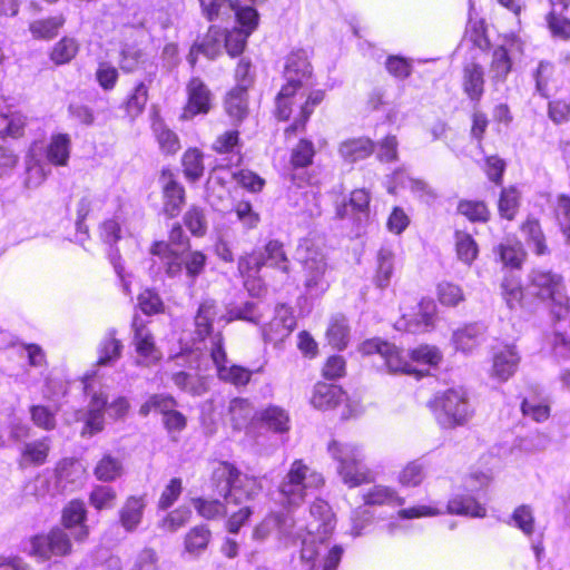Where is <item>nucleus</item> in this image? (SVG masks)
I'll use <instances>...</instances> for the list:
<instances>
[{
    "instance_id": "obj_10",
    "label": "nucleus",
    "mask_w": 570,
    "mask_h": 570,
    "mask_svg": "<svg viewBox=\"0 0 570 570\" xmlns=\"http://www.w3.org/2000/svg\"><path fill=\"white\" fill-rule=\"evenodd\" d=\"M29 543V554L43 561L66 558L73 551L70 533L59 525H53L48 532L31 535Z\"/></svg>"
},
{
    "instance_id": "obj_23",
    "label": "nucleus",
    "mask_w": 570,
    "mask_h": 570,
    "mask_svg": "<svg viewBox=\"0 0 570 570\" xmlns=\"http://www.w3.org/2000/svg\"><path fill=\"white\" fill-rule=\"evenodd\" d=\"M519 230L522 234L527 245L532 248L537 256H548L551 248L548 237L543 230L541 220L534 214H528L519 224Z\"/></svg>"
},
{
    "instance_id": "obj_44",
    "label": "nucleus",
    "mask_w": 570,
    "mask_h": 570,
    "mask_svg": "<svg viewBox=\"0 0 570 570\" xmlns=\"http://www.w3.org/2000/svg\"><path fill=\"white\" fill-rule=\"evenodd\" d=\"M316 154L314 141L311 138L301 137L289 150V167L293 170L306 169L314 165Z\"/></svg>"
},
{
    "instance_id": "obj_33",
    "label": "nucleus",
    "mask_w": 570,
    "mask_h": 570,
    "mask_svg": "<svg viewBox=\"0 0 570 570\" xmlns=\"http://www.w3.org/2000/svg\"><path fill=\"white\" fill-rule=\"evenodd\" d=\"M361 499L367 507H402L405 499L399 492L389 485L374 484L362 492Z\"/></svg>"
},
{
    "instance_id": "obj_22",
    "label": "nucleus",
    "mask_w": 570,
    "mask_h": 570,
    "mask_svg": "<svg viewBox=\"0 0 570 570\" xmlns=\"http://www.w3.org/2000/svg\"><path fill=\"white\" fill-rule=\"evenodd\" d=\"M312 78L313 67L307 52L303 49L289 52L284 66V83L298 82V88L304 89Z\"/></svg>"
},
{
    "instance_id": "obj_15",
    "label": "nucleus",
    "mask_w": 570,
    "mask_h": 570,
    "mask_svg": "<svg viewBox=\"0 0 570 570\" xmlns=\"http://www.w3.org/2000/svg\"><path fill=\"white\" fill-rule=\"evenodd\" d=\"M87 520L88 510L85 501L80 498H75L62 507L59 527L67 532L71 531L76 542L83 543L90 535V527Z\"/></svg>"
},
{
    "instance_id": "obj_2",
    "label": "nucleus",
    "mask_w": 570,
    "mask_h": 570,
    "mask_svg": "<svg viewBox=\"0 0 570 570\" xmlns=\"http://www.w3.org/2000/svg\"><path fill=\"white\" fill-rule=\"evenodd\" d=\"M209 482L215 492L234 505H239L242 500L252 501L263 491L261 476L244 473L235 462L227 460L217 461Z\"/></svg>"
},
{
    "instance_id": "obj_60",
    "label": "nucleus",
    "mask_w": 570,
    "mask_h": 570,
    "mask_svg": "<svg viewBox=\"0 0 570 570\" xmlns=\"http://www.w3.org/2000/svg\"><path fill=\"white\" fill-rule=\"evenodd\" d=\"M350 327L344 316L331 318L325 336L331 346L340 351L348 344Z\"/></svg>"
},
{
    "instance_id": "obj_39",
    "label": "nucleus",
    "mask_w": 570,
    "mask_h": 570,
    "mask_svg": "<svg viewBox=\"0 0 570 570\" xmlns=\"http://www.w3.org/2000/svg\"><path fill=\"white\" fill-rule=\"evenodd\" d=\"M502 297L510 309L532 311V298L528 297L521 282L504 277L501 283Z\"/></svg>"
},
{
    "instance_id": "obj_7",
    "label": "nucleus",
    "mask_w": 570,
    "mask_h": 570,
    "mask_svg": "<svg viewBox=\"0 0 570 570\" xmlns=\"http://www.w3.org/2000/svg\"><path fill=\"white\" fill-rule=\"evenodd\" d=\"M327 450L332 459L337 462V473L345 485L352 489L373 482L374 475L362 464L363 458L356 444L332 440Z\"/></svg>"
},
{
    "instance_id": "obj_6",
    "label": "nucleus",
    "mask_w": 570,
    "mask_h": 570,
    "mask_svg": "<svg viewBox=\"0 0 570 570\" xmlns=\"http://www.w3.org/2000/svg\"><path fill=\"white\" fill-rule=\"evenodd\" d=\"M443 513L462 515L473 519H483L488 514L487 507L471 493H458L452 495L442 509L439 502L419 504L397 511V517L403 520L438 517Z\"/></svg>"
},
{
    "instance_id": "obj_49",
    "label": "nucleus",
    "mask_w": 570,
    "mask_h": 570,
    "mask_svg": "<svg viewBox=\"0 0 570 570\" xmlns=\"http://www.w3.org/2000/svg\"><path fill=\"white\" fill-rule=\"evenodd\" d=\"M79 41L70 36L61 37L49 50V60L57 67L70 63L79 53Z\"/></svg>"
},
{
    "instance_id": "obj_40",
    "label": "nucleus",
    "mask_w": 570,
    "mask_h": 570,
    "mask_svg": "<svg viewBox=\"0 0 570 570\" xmlns=\"http://www.w3.org/2000/svg\"><path fill=\"white\" fill-rule=\"evenodd\" d=\"M546 22L554 38L570 40V4L551 3Z\"/></svg>"
},
{
    "instance_id": "obj_31",
    "label": "nucleus",
    "mask_w": 570,
    "mask_h": 570,
    "mask_svg": "<svg viewBox=\"0 0 570 570\" xmlns=\"http://www.w3.org/2000/svg\"><path fill=\"white\" fill-rule=\"evenodd\" d=\"M161 245H167L170 252H181L191 247L190 238L185 234L183 225L176 222L168 230V240H154L149 247V254L159 258L160 262L167 259V255L161 249Z\"/></svg>"
},
{
    "instance_id": "obj_63",
    "label": "nucleus",
    "mask_w": 570,
    "mask_h": 570,
    "mask_svg": "<svg viewBox=\"0 0 570 570\" xmlns=\"http://www.w3.org/2000/svg\"><path fill=\"white\" fill-rule=\"evenodd\" d=\"M57 409L43 404H33L29 407L30 420L42 431L50 432L57 428Z\"/></svg>"
},
{
    "instance_id": "obj_62",
    "label": "nucleus",
    "mask_w": 570,
    "mask_h": 570,
    "mask_svg": "<svg viewBox=\"0 0 570 570\" xmlns=\"http://www.w3.org/2000/svg\"><path fill=\"white\" fill-rule=\"evenodd\" d=\"M177 406L176 399L166 393H157L150 395L139 407L141 416H148L151 412L163 415V417L174 407Z\"/></svg>"
},
{
    "instance_id": "obj_28",
    "label": "nucleus",
    "mask_w": 570,
    "mask_h": 570,
    "mask_svg": "<svg viewBox=\"0 0 570 570\" xmlns=\"http://www.w3.org/2000/svg\"><path fill=\"white\" fill-rule=\"evenodd\" d=\"M307 255L302 259L304 286L314 289L322 285L327 269L324 254L315 247H306Z\"/></svg>"
},
{
    "instance_id": "obj_38",
    "label": "nucleus",
    "mask_w": 570,
    "mask_h": 570,
    "mask_svg": "<svg viewBox=\"0 0 570 570\" xmlns=\"http://www.w3.org/2000/svg\"><path fill=\"white\" fill-rule=\"evenodd\" d=\"M71 144L69 134H53L45 150L47 161L56 167L67 166L70 158Z\"/></svg>"
},
{
    "instance_id": "obj_64",
    "label": "nucleus",
    "mask_w": 570,
    "mask_h": 570,
    "mask_svg": "<svg viewBox=\"0 0 570 570\" xmlns=\"http://www.w3.org/2000/svg\"><path fill=\"white\" fill-rule=\"evenodd\" d=\"M556 224L562 234L564 242L570 244V196L559 194L553 210Z\"/></svg>"
},
{
    "instance_id": "obj_14",
    "label": "nucleus",
    "mask_w": 570,
    "mask_h": 570,
    "mask_svg": "<svg viewBox=\"0 0 570 570\" xmlns=\"http://www.w3.org/2000/svg\"><path fill=\"white\" fill-rule=\"evenodd\" d=\"M296 324L293 308L285 303L277 304L271 321L261 327L264 342L274 346L282 344L291 336Z\"/></svg>"
},
{
    "instance_id": "obj_42",
    "label": "nucleus",
    "mask_w": 570,
    "mask_h": 570,
    "mask_svg": "<svg viewBox=\"0 0 570 570\" xmlns=\"http://www.w3.org/2000/svg\"><path fill=\"white\" fill-rule=\"evenodd\" d=\"M63 13H57L40 19H36L29 23V31L33 39L50 41L55 39L66 24Z\"/></svg>"
},
{
    "instance_id": "obj_26",
    "label": "nucleus",
    "mask_w": 570,
    "mask_h": 570,
    "mask_svg": "<svg viewBox=\"0 0 570 570\" xmlns=\"http://www.w3.org/2000/svg\"><path fill=\"white\" fill-rule=\"evenodd\" d=\"M461 86L466 98L479 105L485 91L484 69L480 62L472 60L463 65Z\"/></svg>"
},
{
    "instance_id": "obj_16",
    "label": "nucleus",
    "mask_w": 570,
    "mask_h": 570,
    "mask_svg": "<svg viewBox=\"0 0 570 570\" xmlns=\"http://www.w3.org/2000/svg\"><path fill=\"white\" fill-rule=\"evenodd\" d=\"M311 404L321 411H330L344 404L347 410L342 413V419L346 420L354 415V410L350 405V399L346 391L341 386L323 381L315 383L311 395Z\"/></svg>"
},
{
    "instance_id": "obj_55",
    "label": "nucleus",
    "mask_w": 570,
    "mask_h": 570,
    "mask_svg": "<svg viewBox=\"0 0 570 570\" xmlns=\"http://www.w3.org/2000/svg\"><path fill=\"white\" fill-rule=\"evenodd\" d=\"M394 253L387 247H381L376 256V269L373 275L374 284L380 288L389 286L394 272Z\"/></svg>"
},
{
    "instance_id": "obj_5",
    "label": "nucleus",
    "mask_w": 570,
    "mask_h": 570,
    "mask_svg": "<svg viewBox=\"0 0 570 570\" xmlns=\"http://www.w3.org/2000/svg\"><path fill=\"white\" fill-rule=\"evenodd\" d=\"M325 485V478L303 459H295L278 485V492L288 508L301 505L309 491Z\"/></svg>"
},
{
    "instance_id": "obj_25",
    "label": "nucleus",
    "mask_w": 570,
    "mask_h": 570,
    "mask_svg": "<svg viewBox=\"0 0 570 570\" xmlns=\"http://www.w3.org/2000/svg\"><path fill=\"white\" fill-rule=\"evenodd\" d=\"M107 406L108 395L106 393L96 392L91 395L80 432L82 438H91L105 430Z\"/></svg>"
},
{
    "instance_id": "obj_41",
    "label": "nucleus",
    "mask_w": 570,
    "mask_h": 570,
    "mask_svg": "<svg viewBox=\"0 0 570 570\" xmlns=\"http://www.w3.org/2000/svg\"><path fill=\"white\" fill-rule=\"evenodd\" d=\"M258 255H261L264 266L277 269L284 274L291 272L289 258L283 242L279 239L267 240L263 250L258 252Z\"/></svg>"
},
{
    "instance_id": "obj_43",
    "label": "nucleus",
    "mask_w": 570,
    "mask_h": 570,
    "mask_svg": "<svg viewBox=\"0 0 570 570\" xmlns=\"http://www.w3.org/2000/svg\"><path fill=\"white\" fill-rule=\"evenodd\" d=\"M205 155L199 147H187L180 157L181 171L185 179L197 183L205 174Z\"/></svg>"
},
{
    "instance_id": "obj_58",
    "label": "nucleus",
    "mask_w": 570,
    "mask_h": 570,
    "mask_svg": "<svg viewBox=\"0 0 570 570\" xmlns=\"http://www.w3.org/2000/svg\"><path fill=\"white\" fill-rule=\"evenodd\" d=\"M407 356L412 365H426L438 367L443 360L442 352L435 345L420 344L407 351Z\"/></svg>"
},
{
    "instance_id": "obj_3",
    "label": "nucleus",
    "mask_w": 570,
    "mask_h": 570,
    "mask_svg": "<svg viewBox=\"0 0 570 570\" xmlns=\"http://www.w3.org/2000/svg\"><path fill=\"white\" fill-rule=\"evenodd\" d=\"M528 293L532 299L549 305L556 322H570V298L563 276L552 269H532L528 277Z\"/></svg>"
},
{
    "instance_id": "obj_50",
    "label": "nucleus",
    "mask_w": 570,
    "mask_h": 570,
    "mask_svg": "<svg viewBox=\"0 0 570 570\" xmlns=\"http://www.w3.org/2000/svg\"><path fill=\"white\" fill-rule=\"evenodd\" d=\"M453 238L456 258L466 266H471L479 256L478 242L470 233L461 229L454 232Z\"/></svg>"
},
{
    "instance_id": "obj_4",
    "label": "nucleus",
    "mask_w": 570,
    "mask_h": 570,
    "mask_svg": "<svg viewBox=\"0 0 570 570\" xmlns=\"http://www.w3.org/2000/svg\"><path fill=\"white\" fill-rule=\"evenodd\" d=\"M438 424L453 430L468 424L473 415L468 392L463 387H450L436 392L428 402Z\"/></svg>"
},
{
    "instance_id": "obj_20",
    "label": "nucleus",
    "mask_w": 570,
    "mask_h": 570,
    "mask_svg": "<svg viewBox=\"0 0 570 570\" xmlns=\"http://www.w3.org/2000/svg\"><path fill=\"white\" fill-rule=\"evenodd\" d=\"M154 76L150 73L147 80L136 81L121 100L120 109L129 121H135L145 112Z\"/></svg>"
},
{
    "instance_id": "obj_36",
    "label": "nucleus",
    "mask_w": 570,
    "mask_h": 570,
    "mask_svg": "<svg viewBox=\"0 0 570 570\" xmlns=\"http://www.w3.org/2000/svg\"><path fill=\"white\" fill-rule=\"evenodd\" d=\"M213 541V532L208 524L199 523L191 527L184 535V551L190 556L203 554Z\"/></svg>"
},
{
    "instance_id": "obj_61",
    "label": "nucleus",
    "mask_w": 570,
    "mask_h": 570,
    "mask_svg": "<svg viewBox=\"0 0 570 570\" xmlns=\"http://www.w3.org/2000/svg\"><path fill=\"white\" fill-rule=\"evenodd\" d=\"M118 499L117 491L110 485H95L89 493V504L96 511L111 510L115 508Z\"/></svg>"
},
{
    "instance_id": "obj_13",
    "label": "nucleus",
    "mask_w": 570,
    "mask_h": 570,
    "mask_svg": "<svg viewBox=\"0 0 570 570\" xmlns=\"http://www.w3.org/2000/svg\"><path fill=\"white\" fill-rule=\"evenodd\" d=\"M159 185L163 199V214L169 218H177L187 203V191L179 181L176 173L165 166L159 171Z\"/></svg>"
},
{
    "instance_id": "obj_32",
    "label": "nucleus",
    "mask_w": 570,
    "mask_h": 570,
    "mask_svg": "<svg viewBox=\"0 0 570 570\" xmlns=\"http://www.w3.org/2000/svg\"><path fill=\"white\" fill-rule=\"evenodd\" d=\"M253 403L247 397H234L229 401L227 416L233 430L242 431L256 423Z\"/></svg>"
},
{
    "instance_id": "obj_9",
    "label": "nucleus",
    "mask_w": 570,
    "mask_h": 570,
    "mask_svg": "<svg viewBox=\"0 0 570 570\" xmlns=\"http://www.w3.org/2000/svg\"><path fill=\"white\" fill-rule=\"evenodd\" d=\"M161 249L167 255V259L160 262L167 277H179L183 272L188 281L195 283L204 274L208 256L200 249H184L181 252H170L167 245H161Z\"/></svg>"
},
{
    "instance_id": "obj_29",
    "label": "nucleus",
    "mask_w": 570,
    "mask_h": 570,
    "mask_svg": "<svg viewBox=\"0 0 570 570\" xmlns=\"http://www.w3.org/2000/svg\"><path fill=\"white\" fill-rule=\"evenodd\" d=\"M146 507V494L128 495L118 511L121 528L127 532L136 531L142 522Z\"/></svg>"
},
{
    "instance_id": "obj_48",
    "label": "nucleus",
    "mask_w": 570,
    "mask_h": 570,
    "mask_svg": "<svg viewBox=\"0 0 570 570\" xmlns=\"http://www.w3.org/2000/svg\"><path fill=\"white\" fill-rule=\"evenodd\" d=\"M124 345L119 338H117L116 330H110L100 341L97 353L98 357L96 361L97 366H108L114 364L121 357Z\"/></svg>"
},
{
    "instance_id": "obj_37",
    "label": "nucleus",
    "mask_w": 570,
    "mask_h": 570,
    "mask_svg": "<svg viewBox=\"0 0 570 570\" xmlns=\"http://www.w3.org/2000/svg\"><path fill=\"white\" fill-rule=\"evenodd\" d=\"M535 88L538 92L550 98L556 95L562 86V79L554 65L550 62H540L535 71Z\"/></svg>"
},
{
    "instance_id": "obj_47",
    "label": "nucleus",
    "mask_w": 570,
    "mask_h": 570,
    "mask_svg": "<svg viewBox=\"0 0 570 570\" xmlns=\"http://www.w3.org/2000/svg\"><path fill=\"white\" fill-rule=\"evenodd\" d=\"M521 207V191L515 185L502 187L498 199L499 216L508 222H513Z\"/></svg>"
},
{
    "instance_id": "obj_56",
    "label": "nucleus",
    "mask_w": 570,
    "mask_h": 570,
    "mask_svg": "<svg viewBox=\"0 0 570 570\" xmlns=\"http://www.w3.org/2000/svg\"><path fill=\"white\" fill-rule=\"evenodd\" d=\"M183 224L191 236L196 238L204 237L208 230L205 208L197 204H191L183 215Z\"/></svg>"
},
{
    "instance_id": "obj_53",
    "label": "nucleus",
    "mask_w": 570,
    "mask_h": 570,
    "mask_svg": "<svg viewBox=\"0 0 570 570\" xmlns=\"http://www.w3.org/2000/svg\"><path fill=\"white\" fill-rule=\"evenodd\" d=\"M124 473L125 469L121 460L111 453L102 454L94 468L95 478L105 483L118 480Z\"/></svg>"
},
{
    "instance_id": "obj_18",
    "label": "nucleus",
    "mask_w": 570,
    "mask_h": 570,
    "mask_svg": "<svg viewBox=\"0 0 570 570\" xmlns=\"http://www.w3.org/2000/svg\"><path fill=\"white\" fill-rule=\"evenodd\" d=\"M519 363L520 355L514 345L493 346L490 375L499 382H507L515 374Z\"/></svg>"
},
{
    "instance_id": "obj_51",
    "label": "nucleus",
    "mask_w": 570,
    "mask_h": 570,
    "mask_svg": "<svg viewBox=\"0 0 570 570\" xmlns=\"http://www.w3.org/2000/svg\"><path fill=\"white\" fill-rule=\"evenodd\" d=\"M242 148L243 141L238 129H228L218 134L210 146V149L217 155H237L239 161L243 159Z\"/></svg>"
},
{
    "instance_id": "obj_8",
    "label": "nucleus",
    "mask_w": 570,
    "mask_h": 570,
    "mask_svg": "<svg viewBox=\"0 0 570 570\" xmlns=\"http://www.w3.org/2000/svg\"><path fill=\"white\" fill-rule=\"evenodd\" d=\"M364 356L379 354L383 361L386 372L392 375L403 374L421 380L429 374L428 371L419 370L409 360L407 352L393 342L381 337L367 338L358 347Z\"/></svg>"
},
{
    "instance_id": "obj_11",
    "label": "nucleus",
    "mask_w": 570,
    "mask_h": 570,
    "mask_svg": "<svg viewBox=\"0 0 570 570\" xmlns=\"http://www.w3.org/2000/svg\"><path fill=\"white\" fill-rule=\"evenodd\" d=\"M186 100L179 120L189 121L197 116H206L214 108V94L199 76L190 77L186 82Z\"/></svg>"
},
{
    "instance_id": "obj_19",
    "label": "nucleus",
    "mask_w": 570,
    "mask_h": 570,
    "mask_svg": "<svg viewBox=\"0 0 570 570\" xmlns=\"http://www.w3.org/2000/svg\"><path fill=\"white\" fill-rule=\"evenodd\" d=\"M263 267V261L256 250H250L238 257V274L243 279L244 286L253 296L259 295L264 289V284L261 276V271Z\"/></svg>"
},
{
    "instance_id": "obj_30",
    "label": "nucleus",
    "mask_w": 570,
    "mask_h": 570,
    "mask_svg": "<svg viewBox=\"0 0 570 570\" xmlns=\"http://www.w3.org/2000/svg\"><path fill=\"white\" fill-rule=\"evenodd\" d=\"M51 452V439L42 436L27 442L20 450L18 464L21 468H38L49 461Z\"/></svg>"
},
{
    "instance_id": "obj_21",
    "label": "nucleus",
    "mask_w": 570,
    "mask_h": 570,
    "mask_svg": "<svg viewBox=\"0 0 570 570\" xmlns=\"http://www.w3.org/2000/svg\"><path fill=\"white\" fill-rule=\"evenodd\" d=\"M150 129L161 155L174 157L180 151L181 141L178 134L166 124L159 111L151 115Z\"/></svg>"
},
{
    "instance_id": "obj_27",
    "label": "nucleus",
    "mask_w": 570,
    "mask_h": 570,
    "mask_svg": "<svg viewBox=\"0 0 570 570\" xmlns=\"http://www.w3.org/2000/svg\"><path fill=\"white\" fill-rule=\"evenodd\" d=\"M376 149V142L367 136L350 137L337 146L338 156L347 164L370 158Z\"/></svg>"
},
{
    "instance_id": "obj_57",
    "label": "nucleus",
    "mask_w": 570,
    "mask_h": 570,
    "mask_svg": "<svg viewBox=\"0 0 570 570\" xmlns=\"http://www.w3.org/2000/svg\"><path fill=\"white\" fill-rule=\"evenodd\" d=\"M456 210L470 223L485 224L491 218V210L484 200L461 199L458 203Z\"/></svg>"
},
{
    "instance_id": "obj_35",
    "label": "nucleus",
    "mask_w": 570,
    "mask_h": 570,
    "mask_svg": "<svg viewBox=\"0 0 570 570\" xmlns=\"http://www.w3.org/2000/svg\"><path fill=\"white\" fill-rule=\"evenodd\" d=\"M256 423L266 430L284 434L291 430V419L288 413L281 406L268 405L256 413Z\"/></svg>"
},
{
    "instance_id": "obj_46",
    "label": "nucleus",
    "mask_w": 570,
    "mask_h": 570,
    "mask_svg": "<svg viewBox=\"0 0 570 570\" xmlns=\"http://www.w3.org/2000/svg\"><path fill=\"white\" fill-rule=\"evenodd\" d=\"M217 316V305L213 299L203 301L195 315V333L200 341L214 335V321Z\"/></svg>"
},
{
    "instance_id": "obj_45",
    "label": "nucleus",
    "mask_w": 570,
    "mask_h": 570,
    "mask_svg": "<svg viewBox=\"0 0 570 570\" xmlns=\"http://www.w3.org/2000/svg\"><path fill=\"white\" fill-rule=\"evenodd\" d=\"M520 410L523 416L535 422H544L550 416V404L535 387L530 389L529 395L522 399Z\"/></svg>"
},
{
    "instance_id": "obj_52",
    "label": "nucleus",
    "mask_w": 570,
    "mask_h": 570,
    "mask_svg": "<svg viewBox=\"0 0 570 570\" xmlns=\"http://www.w3.org/2000/svg\"><path fill=\"white\" fill-rule=\"evenodd\" d=\"M512 58L507 47L498 46L492 50L489 66L490 78L493 83L504 82L512 70Z\"/></svg>"
},
{
    "instance_id": "obj_12",
    "label": "nucleus",
    "mask_w": 570,
    "mask_h": 570,
    "mask_svg": "<svg viewBox=\"0 0 570 570\" xmlns=\"http://www.w3.org/2000/svg\"><path fill=\"white\" fill-rule=\"evenodd\" d=\"M438 318V306L430 297H422L415 305L402 308L397 321L399 330L420 334L434 328Z\"/></svg>"
},
{
    "instance_id": "obj_24",
    "label": "nucleus",
    "mask_w": 570,
    "mask_h": 570,
    "mask_svg": "<svg viewBox=\"0 0 570 570\" xmlns=\"http://www.w3.org/2000/svg\"><path fill=\"white\" fill-rule=\"evenodd\" d=\"M372 195L365 187L354 188L347 199L335 205V218L343 220L350 216L368 217Z\"/></svg>"
},
{
    "instance_id": "obj_54",
    "label": "nucleus",
    "mask_w": 570,
    "mask_h": 570,
    "mask_svg": "<svg viewBox=\"0 0 570 570\" xmlns=\"http://www.w3.org/2000/svg\"><path fill=\"white\" fill-rule=\"evenodd\" d=\"M224 28L210 24L200 40L195 41L200 48L202 55L214 60L223 52Z\"/></svg>"
},
{
    "instance_id": "obj_34",
    "label": "nucleus",
    "mask_w": 570,
    "mask_h": 570,
    "mask_svg": "<svg viewBox=\"0 0 570 570\" xmlns=\"http://www.w3.org/2000/svg\"><path fill=\"white\" fill-rule=\"evenodd\" d=\"M249 97L246 86H235L225 96V112L236 122L245 120L249 114Z\"/></svg>"
},
{
    "instance_id": "obj_59",
    "label": "nucleus",
    "mask_w": 570,
    "mask_h": 570,
    "mask_svg": "<svg viewBox=\"0 0 570 570\" xmlns=\"http://www.w3.org/2000/svg\"><path fill=\"white\" fill-rule=\"evenodd\" d=\"M227 503L225 500L213 498H196L193 500L197 514L205 520H218L227 517Z\"/></svg>"
},
{
    "instance_id": "obj_1",
    "label": "nucleus",
    "mask_w": 570,
    "mask_h": 570,
    "mask_svg": "<svg viewBox=\"0 0 570 570\" xmlns=\"http://www.w3.org/2000/svg\"><path fill=\"white\" fill-rule=\"evenodd\" d=\"M324 89L305 91L298 82L283 83L274 98L273 116L279 122H287L283 129L285 141H291L307 130L311 117L325 99Z\"/></svg>"
},
{
    "instance_id": "obj_17",
    "label": "nucleus",
    "mask_w": 570,
    "mask_h": 570,
    "mask_svg": "<svg viewBox=\"0 0 570 570\" xmlns=\"http://www.w3.org/2000/svg\"><path fill=\"white\" fill-rule=\"evenodd\" d=\"M135 351L148 364H156L161 358V352L156 345L155 336L148 328V322L139 315H134L130 324Z\"/></svg>"
}]
</instances>
